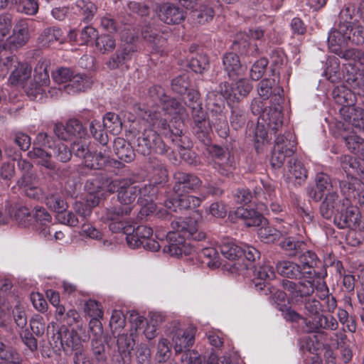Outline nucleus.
I'll use <instances>...</instances> for the list:
<instances>
[{
	"mask_svg": "<svg viewBox=\"0 0 364 364\" xmlns=\"http://www.w3.org/2000/svg\"><path fill=\"white\" fill-rule=\"evenodd\" d=\"M262 213L245 207H239L234 212L235 217L242 220L247 227L259 226L265 223L266 219L262 215Z\"/></svg>",
	"mask_w": 364,
	"mask_h": 364,
	"instance_id": "obj_23",
	"label": "nucleus"
},
{
	"mask_svg": "<svg viewBox=\"0 0 364 364\" xmlns=\"http://www.w3.org/2000/svg\"><path fill=\"white\" fill-rule=\"evenodd\" d=\"M287 176L290 181L301 185L306 178V170L301 161L291 159L288 162Z\"/></svg>",
	"mask_w": 364,
	"mask_h": 364,
	"instance_id": "obj_32",
	"label": "nucleus"
},
{
	"mask_svg": "<svg viewBox=\"0 0 364 364\" xmlns=\"http://www.w3.org/2000/svg\"><path fill=\"white\" fill-rule=\"evenodd\" d=\"M212 152L215 155L214 168L218 173L223 176L231 173L235 166L234 156L218 146H214Z\"/></svg>",
	"mask_w": 364,
	"mask_h": 364,
	"instance_id": "obj_16",
	"label": "nucleus"
},
{
	"mask_svg": "<svg viewBox=\"0 0 364 364\" xmlns=\"http://www.w3.org/2000/svg\"><path fill=\"white\" fill-rule=\"evenodd\" d=\"M166 335L171 339L176 353H181L193 346L196 330L192 327L184 328L178 321H173L166 328Z\"/></svg>",
	"mask_w": 364,
	"mask_h": 364,
	"instance_id": "obj_10",
	"label": "nucleus"
},
{
	"mask_svg": "<svg viewBox=\"0 0 364 364\" xmlns=\"http://www.w3.org/2000/svg\"><path fill=\"white\" fill-rule=\"evenodd\" d=\"M48 66L49 63L47 60H40L38 63L34 70V82L26 88V92L28 96L36 97L38 95L48 92L51 97H58L61 93L60 87H49Z\"/></svg>",
	"mask_w": 364,
	"mask_h": 364,
	"instance_id": "obj_9",
	"label": "nucleus"
},
{
	"mask_svg": "<svg viewBox=\"0 0 364 364\" xmlns=\"http://www.w3.org/2000/svg\"><path fill=\"white\" fill-rule=\"evenodd\" d=\"M0 364H20L18 353L1 342Z\"/></svg>",
	"mask_w": 364,
	"mask_h": 364,
	"instance_id": "obj_47",
	"label": "nucleus"
},
{
	"mask_svg": "<svg viewBox=\"0 0 364 364\" xmlns=\"http://www.w3.org/2000/svg\"><path fill=\"white\" fill-rule=\"evenodd\" d=\"M223 66L228 75L232 79L242 75L245 71L238 55L233 53H227L223 57Z\"/></svg>",
	"mask_w": 364,
	"mask_h": 364,
	"instance_id": "obj_27",
	"label": "nucleus"
},
{
	"mask_svg": "<svg viewBox=\"0 0 364 364\" xmlns=\"http://www.w3.org/2000/svg\"><path fill=\"white\" fill-rule=\"evenodd\" d=\"M159 319L161 321V317L157 314H153L150 321H147L143 328L142 333L148 340H151L156 336L157 324L156 322Z\"/></svg>",
	"mask_w": 364,
	"mask_h": 364,
	"instance_id": "obj_62",
	"label": "nucleus"
},
{
	"mask_svg": "<svg viewBox=\"0 0 364 364\" xmlns=\"http://www.w3.org/2000/svg\"><path fill=\"white\" fill-rule=\"evenodd\" d=\"M93 185L92 182L87 181L85 188L88 191V194L85 199V203H87L92 208L97 206L100 200L104 197V191L103 190L97 186V189L95 190L94 188H92L90 186Z\"/></svg>",
	"mask_w": 364,
	"mask_h": 364,
	"instance_id": "obj_44",
	"label": "nucleus"
},
{
	"mask_svg": "<svg viewBox=\"0 0 364 364\" xmlns=\"http://www.w3.org/2000/svg\"><path fill=\"white\" fill-rule=\"evenodd\" d=\"M347 185L346 181L340 182L343 198H340L334 191L326 194L320 207V212L323 218L331 219L333 216L336 217V215L348 204V200L355 198L357 194L360 195V188L355 186V183L353 186H347Z\"/></svg>",
	"mask_w": 364,
	"mask_h": 364,
	"instance_id": "obj_7",
	"label": "nucleus"
},
{
	"mask_svg": "<svg viewBox=\"0 0 364 364\" xmlns=\"http://www.w3.org/2000/svg\"><path fill=\"white\" fill-rule=\"evenodd\" d=\"M175 179L173 191L176 194H180V192L195 191L201 185V181L197 176L190 173L178 172L175 174Z\"/></svg>",
	"mask_w": 364,
	"mask_h": 364,
	"instance_id": "obj_19",
	"label": "nucleus"
},
{
	"mask_svg": "<svg viewBox=\"0 0 364 364\" xmlns=\"http://www.w3.org/2000/svg\"><path fill=\"white\" fill-rule=\"evenodd\" d=\"M252 89V85L247 79H240L234 84L230 85L225 82L220 85V94L218 95V100L215 97L217 95L214 92H209L207 95V105L210 108L211 106L217 107L216 112L222 110L223 101L222 97L227 100L228 103H234L240 101L247 97Z\"/></svg>",
	"mask_w": 364,
	"mask_h": 364,
	"instance_id": "obj_6",
	"label": "nucleus"
},
{
	"mask_svg": "<svg viewBox=\"0 0 364 364\" xmlns=\"http://www.w3.org/2000/svg\"><path fill=\"white\" fill-rule=\"evenodd\" d=\"M136 235L139 237L143 243V248L149 251L156 252L161 245L159 242L155 240L153 236V230L151 228L139 225L136 228Z\"/></svg>",
	"mask_w": 364,
	"mask_h": 364,
	"instance_id": "obj_30",
	"label": "nucleus"
},
{
	"mask_svg": "<svg viewBox=\"0 0 364 364\" xmlns=\"http://www.w3.org/2000/svg\"><path fill=\"white\" fill-rule=\"evenodd\" d=\"M54 316L60 326L65 325L69 328H73V326L76 324L79 331H85L83 324L81 323L80 315L75 309L66 311L65 306H58L55 310Z\"/></svg>",
	"mask_w": 364,
	"mask_h": 364,
	"instance_id": "obj_17",
	"label": "nucleus"
},
{
	"mask_svg": "<svg viewBox=\"0 0 364 364\" xmlns=\"http://www.w3.org/2000/svg\"><path fill=\"white\" fill-rule=\"evenodd\" d=\"M259 226L260 228H258L257 234L264 242H274L279 238L277 229L267 225V222Z\"/></svg>",
	"mask_w": 364,
	"mask_h": 364,
	"instance_id": "obj_46",
	"label": "nucleus"
},
{
	"mask_svg": "<svg viewBox=\"0 0 364 364\" xmlns=\"http://www.w3.org/2000/svg\"><path fill=\"white\" fill-rule=\"evenodd\" d=\"M159 18L167 24H177L185 18L183 10L171 4H164L157 9Z\"/></svg>",
	"mask_w": 364,
	"mask_h": 364,
	"instance_id": "obj_18",
	"label": "nucleus"
},
{
	"mask_svg": "<svg viewBox=\"0 0 364 364\" xmlns=\"http://www.w3.org/2000/svg\"><path fill=\"white\" fill-rule=\"evenodd\" d=\"M11 306L4 299H0V327L9 329L11 321Z\"/></svg>",
	"mask_w": 364,
	"mask_h": 364,
	"instance_id": "obj_56",
	"label": "nucleus"
},
{
	"mask_svg": "<svg viewBox=\"0 0 364 364\" xmlns=\"http://www.w3.org/2000/svg\"><path fill=\"white\" fill-rule=\"evenodd\" d=\"M304 322L306 325V321H314L316 320L318 316L322 314L323 306L321 302L314 298H308L304 302Z\"/></svg>",
	"mask_w": 364,
	"mask_h": 364,
	"instance_id": "obj_33",
	"label": "nucleus"
},
{
	"mask_svg": "<svg viewBox=\"0 0 364 364\" xmlns=\"http://www.w3.org/2000/svg\"><path fill=\"white\" fill-rule=\"evenodd\" d=\"M161 143L160 138L156 135L155 133L153 134V139L150 140L148 137L143 135L142 136H139L137 139V148L136 151L143 154L144 156L149 155L151 149H153V144Z\"/></svg>",
	"mask_w": 364,
	"mask_h": 364,
	"instance_id": "obj_45",
	"label": "nucleus"
},
{
	"mask_svg": "<svg viewBox=\"0 0 364 364\" xmlns=\"http://www.w3.org/2000/svg\"><path fill=\"white\" fill-rule=\"evenodd\" d=\"M341 165L347 176V180L343 181L348 183L347 186H353L355 183V186L360 188V193L364 186V159L344 155L341 157Z\"/></svg>",
	"mask_w": 364,
	"mask_h": 364,
	"instance_id": "obj_11",
	"label": "nucleus"
},
{
	"mask_svg": "<svg viewBox=\"0 0 364 364\" xmlns=\"http://www.w3.org/2000/svg\"><path fill=\"white\" fill-rule=\"evenodd\" d=\"M251 109L255 114L260 115L255 134V146L259 152L263 146L269 144L268 131L271 130L276 134L282 128V114L278 108L269 107L267 109L259 100L252 101Z\"/></svg>",
	"mask_w": 364,
	"mask_h": 364,
	"instance_id": "obj_5",
	"label": "nucleus"
},
{
	"mask_svg": "<svg viewBox=\"0 0 364 364\" xmlns=\"http://www.w3.org/2000/svg\"><path fill=\"white\" fill-rule=\"evenodd\" d=\"M221 254L229 260H235L242 256V248L238 246L235 242L229 237L221 240L220 243Z\"/></svg>",
	"mask_w": 364,
	"mask_h": 364,
	"instance_id": "obj_31",
	"label": "nucleus"
},
{
	"mask_svg": "<svg viewBox=\"0 0 364 364\" xmlns=\"http://www.w3.org/2000/svg\"><path fill=\"white\" fill-rule=\"evenodd\" d=\"M316 255L311 251H306L299 256L300 265L306 278L314 277L315 271L314 265L316 264Z\"/></svg>",
	"mask_w": 364,
	"mask_h": 364,
	"instance_id": "obj_36",
	"label": "nucleus"
},
{
	"mask_svg": "<svg viewBox=\"0 0 364 364\" xmlns=\"http://www.w3.org/2000/svg\"><path fill=\"white\" fill-rule=\"evenodd\" d=\"M92 84L91 80L85 75L73 74L71 80L67 85H63V90L69 95H73L80 92H84Z\"/></svg>",
	"mask_w": 364,
	"mask_h": 364,
	"instance_id": "obj_29",
	"label": "nucleus"
},
{
	"mask_svg": "<svg viewBox=\"0 0 364 364\" xmlns=\"http://www.w3.org/2000/svg\"><path fill=\"white\" fill-rule=\"evenodd\" d=\"M131 58V48H124L122 50L117 52L116 55L110 58L107 63V65L111 69H115L118 68L122 63H124L127 60Z\"/></svg>",
	"mask_w": 364,
	"mask_h": 364,
	"instance_id": "obj_58",
	"label": "nucleus"
},
{
	"mask_svg": "<svg viewBox=\"0 0 364 364\" xmlns=\"http://www.w3.org/2000/svg\"><path fill=\"white\" fill-rule=\"evenodd\" d=\"M11 317L13 316L16 326L21 329L24 328L27 324V318L24 308L18 303L14 306V308L11 307Z\"/></svg>",
	"mask_w": 364,
	"mask_h": 364,
	"instance_id": "obj_61",
	"label": "nucleus"
},
{
	"mask_svg": "<svg viewBox=\"0 0 364 364\" xmlns=\"http://www.w3.org/2000/svg\"><path fill=\"white\" fill-rule=\"evenodd\" d=\"M67 132L70 133L72 139L82 138L85 135V129L80 121L75 119L68 120L65 124Z\"/></svg>",
	"mask_w": 364,
	"mask_h": 364,
	"instance_id": "obj_60",
	"label": "nucleus"
},
{
	"mask_svg": "<svg viewBox=\"0 0 364 364\" xmlns=\"http://www.w3.org/2000/svg\"><path fill=\"white\" fill-rule=\"evenodd\" d=\"M114 150L117 157L127 163L134 159V152L132 146L122 138L114 141Z\"/></svg>",
	"mask_w": 364,
	"mask_h": 364,
	"instance_id": "obj_34",
	"label": "nucleus"
},
{
	"mask_svg": "<svg viewBox=\"0 0 364 364\" xmlns=\"http://www.w3.org/2000/svg\"><path fill=\"white\" fill-rule=\"evenodd\" d=\"M110 151L106 146H100L85 157L84 165L93 169H100L108 162Z\"/></svg>",
	"mask_w": 364,
	"mask_h": 364,
	"instance_id": "obj_20",
	"label": "nucleus"
},
{
	"mask_svg": "<svg viewBox=\"0 0 364 364\" xmlns=\"http://www.w3.org/2000/svg\"><path fill=\"white\" fill-rule=\"evenodd\" d=\"M295 136L289 132L284 135H278L275 139V144L270 159L271 165L274 168H280L287 156L295 151Z\"/></svg>",
	"mask_w": 364,
	"mask_h": 364,
	"instance_id": "obj_12",
	"label": "nucleus"
},
{
	"mask_svg": "<svg viewBox=\"0 0 364 364\" xmlns=\"http://www.w3.org/2000/svg\"><path fill=\"white\" fill-rule=\"evenodd\" d=\"M46 202L48 207L58 214H60L68 208L66 202L59 195H50L47 196Z\"/></svg>",
	"mask_w": 364,
	"mask_h": 364,
	"instance_id": "obj_54",
	"label": "nucleus"
},
{
	"mask_svg": "<svg viewBox=\"0 0 364 364\" xmlns=\"http://www.w3.org/2000/svg\"><path fill=\"white\" fill-rule=\"evenodd\" d=\"M36 176L29 173H24L21 178L17 181L19 188H22L25 194L33 199L39 200L43 197V192L35 183Z\"/></svg>",
	"mask_w": 364,
	"mask_h": 364,
	"instance_id": "obj_24",
	"label": "nucleus"
},
{
	"mask_svg": "<svg viewBox=\"0 0 364 364\" xmlns=\"http://www.w3.org/2000/svg\"><path fill=\"white\" fill-rule=\"evenodd\" d=\"M263 189L257 187L255 190V198L257 200V208L262 213H268L269 201L274 200L275 191L274 187L268 183H262Z\"/></svg>",
	"mask_w": 364,
	"mask_h": 364,
	"instance_id": "obj_21",
	"label": "nucleus"
},
{
	"mask_svg": "<svg viewBox=\"0 0 364 364\" xmlns=\"http://www.w3.org/2000/svg\"><path fill=\"white\" fill-rule=\"evenodd\" d=\"M63 32L59 28H48L41 35V40L43 46H48L50 43L60 41Z\"/></svg>",
	"mask_w": 364,
	"mask_h": 364,
	"instance_id": "obj_52",
	"label": "nucleus"
},
{
	"mask_svg": "<svg viewBox=\"0 0 364 364\" xmlns=\"http://www.w3.org/2000/svg\"><path fill=\"white\" fill-rule=\"evenodd\" d=\"M350 37L348 32L341 33L338 29L330 32L328 37L329 46L334 52H337L339 48L344 47Z\"/></svg>",
	"mask_w": 364,
	"mask_h": 364,
	"instance_id": "obj_37",
	"label": "nucleus"
},
{
	"mask_svg": "<svg viewBox=\"0 0 364 364\" xmlns=\"http://www.w3.org/2000/svg\"><path fill=\"white\" fill-rule=\"evenodd\" d=\"M79 332L77 327L69 328L65 325H61L50 337L49 343L55 351L63 350L66 355H70L83 348L82 343L85 339L82 338Z\"/></svg>",
	"mask_w": 364,
	"mask_h": 364,
	"instance_id": "obj_8",
	"label": "nucleus"
},
{
	"mask_svg": "<svg viewBox=\"0 0 364 364\" xmlns=\"http://www.w3.org/2000/svg\"><path fill=\"white\" fill-rule=\"evenodd\" d=\"M103 126L107 132L114 135L120 133L122 130V122L118 115L112 112H108L103 118Z\"/></svg>",
	"mask_w": 364,
	"mask_h": 364,
	"instance_id": "obj_39",
	"label": "nucleus"
},
{
	"mask_svg": "<svg viewBox=\"0 0 364 364\" xmlns=\"http://www.w3.org/2000/svg\"><path fill=\"white\" fill-rule=\"evenodd\" d=\"M3 65L6 70L14 68L9 77V81L12 85L22 84L31 76V68L26 63H19L17 58L14 55L7 57Z\"/></svg>",
	"mask_w": 364,
	"mask_h": 364,
	"instance_id": "obj_13",
	"label": "nucleus"
},
{
	"mask_svg": "<svg viewBox=\"0 0 364 364\" xmlns=\"http://www.w3.org/2000/svg\"><path fill=\"white\" fill-rule=\"evenodd\" d=\"M236 43L239 47L245 50V53L250 55H256L259 49L257 46L248 41V35L244 33H240L237 35Z\"/></svg>",
	"mask_w": 364,
	"mask_h": 364,
	"instance_id": "obj_48",
	"label": "nucleus"
},
{
	"mask_svg": "<svg viewBox=\"0 0 364 364\" xmlns=\"http://www.w3.org/2000/svg\"><path fill=\"white\" fill-rule=\"evenodd\" d=\"M89 329L92 334V346L95 349V353H100L102 347V336L103 328L99 319L92 318L89 323Z\"/></svg>",
	"mask_w": 364,
	"mask_h": 364,
	"instance_id": "obj_35",
	"label": "nucleus"
},
{
	"mask_svg": "<svg viewBox=\"0 0 364 364\" xmlns=\"http://www.w3.org/2000/svg\"><path fill=\"white\" fill-rule=\"evenodd\" d=\"M314 277L311 279L302 278V281L296 284L291 281L284 280L282 287L289 293L292 299L298 302L303 297L309 296L314 291Z\"/></svg>",
	"mask_w": 364,
	"mask_h": 364,
	"instance_id": "obj_15",
	"label": "nucleus"
},
{
	"mask_svg": "<svg viewBox=\"0 0 364 364\" xmlns=\"http://www.w3.org/2000/svg\"><path fill=\"white\" fill-rule=\"evenodd\" d=\"M279 91L280 87L277 86L275 80L272 78H265L261 80L257 86L258 95L263 100H267L273 92H277L279 94Z\"/></svg>",
	"mask_w": 364,
	"mask_h": 364,
	"instance_id": "obj_38",
	"label": "nucleus"
},
{
	"mask_svg": "<svg viewBox=\"0 0 364 364\" xmlns=\"http://www.w3.org/2000/svg\"><path fill=\"white\" fill-rule=\"evenodd\" d=\"M28 38V24L26 20H20L15 25L13 34L8 40L11 45L17 48L26 44Z\"/></svg>",
	"mask_w": 364,
	"mask_h": 364,
	"instance_id": "obj_26",
	"label": "nucleus"
},
{
	"mask_svg": "<svg viewBox=\"0 0 364 364\" xmlns=\"http://www.w3.org/2000/svg\"><path fill=\"white\" fill-rule=\"evenodd\" d=\"M246 118L245 110L237 107L232 108L230 124L233 129L237 130L242 128L245 124Z\"/></svg>",
	"mask_w": 364,
	"mask_h": 364,
	"instance_id": "obj_59",
	"label": "nucleus"
},
{
	"mask_svg": "<svg viewBox=\"0 0 364 364\" xmlns=\"http://www.w3.org/2000/svg\"><path fill=\"white\" fill-rule=\"evenodd\" d=\"M172 227L173 231L161 232L156 230L155 234L159 240L166 238L168 245L164 247V252L172 257H179L192 253L193 248L186 242V238L198 241L206 238L205 234L199 230L198 220L195 218L173 222Z\"/></svg>",
	"mask_w": 364,
	"mask_h": 364,
	"instance_id": "obj_3",
	"label": "nucleus"
},
{
	"mask_svg": "<svg viewBox=\"0 0 364 364\" xmlns=\"http://www.w3.org/2000/svg\"><path fill=\"white\" fill-rule=\"evenodd\" d=\"M306 331L309 332H318L321 329L336 331L338 323L333 316H324L321 314L314 321H306Z\"/></svg>",
	"mask_w": 364,
	"mask_h": 364,
	"instance_id": "obj_25",
	"label": "nucleus"
},
{
	"mask_svg": "<svg viewBox=\"0 0 364 364\" xmlns=\"http://www.w3.org/2000/svg\"><path fill=\"white\" fill-rule=\"evenodd\" d=\"M107 191L117 193V198L122 206L111 207L105 210L103 220L107 223L109 230L113 232H119L130 225L128 215L132 211V205L139 197L140 186L131 179L122 178L112 181L107 185Z\"/></svg>",
	"mask_w": 364,
	"mask_h": 364,
	"instance_id": "obj_1",
	"label": "nucleus"
},
{
	"mask_svg": "<svg viewBox=\"0 0 364 364\" xmlns=\"http://www.w3.org/2000/svg\"><path fill=\"white\" fill-rule=\"evenodd\" d=\"M214 16L213 9L208 6H202L198 10L192 11V18L199 24H204L210 21Z\"/></svg>",
	"mask_w": 364,
	"mask_h": 364,
	"instance_id": "obj_51",
	"label": "nucleus"
},
{
	"mask_svg": "<svg viewBox=\"0 0 364 364\" xmlns=\"http://www.w3.org/2000/svg\"><path fill=\"white\" fill-rule=\"evenodd\" d=\"M192 115L198 129L205 135L210 129V122L205 119V114L201 106L192 109Z\"/></svg>",
	"mask_w": 364,
	"mask_h": 364,
	"instance_id": "obj_43",
	"label": "nucleus"
},
{
	"mask_svg": "<svg viewBox=\"0 0 364 364\" xmlns=\"http://www.w3.org/2000/svg\"><path fill=\"white\" fill-rule=\"evenodd\" d=\"M76 6L80 14L83 16L82 21L85 23L90 21L97 12L95 5L89 1L78 0L76 1Z\"/></svg>",
	"mask_w": 364,
	"mask_h": 364,
	"instance_id": "obj_41",
	"label": "nucleus"
},
{
	"mask_svg": "<svg viewBox=\"0 0 364 364\" xmlns=\"http://www.w3.org/2000/svg\"><path fill=\"white\" fill-rule=\"evenodd\" d=\"M156 359L159 363H164L171 356V351L168 341L165 338L159 339L156 347Z\"/></svg>",
	"mask_w": 364,
	"mask_h": 364,
	"instance_id": "obj_53",
	"label": "nucleus"
},
{
	"mask_svg": "<svg viewBox=\"0 0 364 364\" xmlns=\"http://www.w3.org/2000/svg\"><path fill=\"white\" fill-rule=\"evenodd\" d=\"M150 97L155 105L150 107H139L138 114L156 132L169 130V122L183 110V105L176 99L166 95L160 86H154L149 90Z\"/></svg>",
	"mask_w": 364,
	"mask_h": 364,
	"instance_id": "obj_2",
	"label": "nucleus"
},
{
	"mask_svg": "<svg viewBox=\"0 0 364 364\" xmlns=\"http://www.w3.org/2000/svg\"><path fill=\"white\" fill-rule=\"evenodd\" d=\"M277 272L290 279H302L306 278L301 269V266L291 261H280L277 264Z\"/></svg>",
	"mask_w": 364,
	"mask_h": 364,
	"instance_id": "obj_28",
	"label": "nucleus"
},
{
	"mask_svg": "<svg viewBox=\"0 0 364 364\" xmlns=\"http://www.w3.org/2000/svg\"><path fill=\"white\" fill-rule=\"evenodd\" d=\"M172 90L179 95L186 94L190 88L189 76L187 73H183L175 77L171 83Z\"/></svg>",
	"mask_w": 364,
	"mask_h": 364,
	"instance_id": "obj_50",
	"label": "nucleus"
},
{
	"mask_svg": "<svg viewBox=\"0 0 364 364\" xmlns=\"http://www.w3.org/2000/svg\"><path fill=\"white\" fill-rule=\"evenodd\" d=\"M268 65L266 58H260L257 60L252 66L250 70V77L253 80H258L264 73Z\"/></svg>",
	"mask_w": 364,
	"mask_h": 364,
	"instance_id": "obj_63",
	"label": "nucleus"
},
{
	"mask_svg": "<svg viewBox=\"0 0 364 364\" xmlns=\"http://www.w3.org/2000/svg\"><path fill=\"white\" fill-rule=\"evenodd\" d=\"M52 77L55 82L58 84L59 87L62 90L63 85L70 82L72 77H73V72L69 68L61 67L53 72Z\"/></svg>",
	"mask_w": 364,
	"mask_h": 364,
	"instance_id": "obj_42",
	"label": "nucleus"
},
{
	"mask_svg": "<svg viewBox=\"0 0 364 364\" xmlns=\"http://www.w3.org/2000/svg\"><path fill=\"white\" fill-rule=\"evenodd\" d=\"M34 145L33 149L28 152V156L38 165L50 171L56 168V165L52 160L53 157L65 163L72 156L71 151L67 145L63 142L53 141L45 132H41L37 135Z\"/></svg>",
	"mask_w": 364,
	"mask_h": 364,
	"instance_id": "obj_4",
	"label": "nucleus"
},
{
	"mask_svg": "<svg viewBox=\"0 0 364 364\" xmlns=\"http://www.w3.org/2000/svg\"><path fill=\"white\" fill-rule=\"evenodd\" d=\"M183 192H180L177 194L178 197V205L179 210H186L196 208L198 207L202 201V199L193 196L183 195Z\"/></svg>",
	"mask_w": 364,
	"mask_h": 364,
	"instance_id": "obj_49",
	"label": "nucleus"
},
{
	"mask_svg": "<svg viewBox=\"0 0 364 364\" xmlns=\"http://www.w3.org/2000/svg\"><path fill=\"white\" fill-rule=\"evenodd\" d=\"M316 188L321 193L324 192H332L333 185L330 177L323 173H318L316 178Z\"/></svg>",
	"mask_w": 364,
	"mask_h": 364,
	"instance_id": "obj_64",
	"label": "nucleus"
},
{
	"mask_svg": "<svg viewBox=\"0 0 364 364\" xmlns=\"http://www.w3.org/2000/svg\"><path fill=\"white\" fill-rule=\"evenodd\" d=\"M215 246L216 242L208 239L198 245L197 247L200 257L208 259L207 264L210 268H216L220 265L218 252Z\"/></svg>",
	"mask_w": 364,
	"mask_h": 364,
	"instance_id": "obj_22",
	"label": "nucleus"
},
{
	"mask_svg": "<svg viewBox=\"0 0 364 364\" xmlns=\"http://www.w3.org/2000/svg\"><path fill=\"white\" fill-rule=\"evenodd\" d=\"M167 176V171L165 167L157 162L151 173L150 182L155 186L159 185L166 181Z\"/></svg>",
	"mask_w": 364,
	"mask_h": 364,
	"instance_id": "obj_55",
	"label": "nucleus"
},
{
	"mask_svg": "<svg viewBox=\"0 0 364 364\" xmlns=\"http://www.w3.org/2000/svg\"><path fill=\"white\" fill-rule=\"evenodd\" d=\"M114 39L109 35H102L97 38L96 47L102 53L112 51L115 48Z\"/></svg>",
	"mask_w": 364,
	"mask_h": 364,
	"instance_id": "obj_57",
	"label": "nucleus"
},
{
	"mask_svg": "<svg viewBox=\"0 0 364 364\" xmlns=\"http://www.w3.org/2000/svg\"><path fill=\"white\" fill-rule=\"evenodd\" d=\"M344 140L349 151L364 158V139L353 134L344 137Z\"/></svg>",
	"mask_w": 364,
	"mask_h": 364,
	"instance_id": "obj_40",
	"label": "nucleus"
},
{
	"mask_svg": "<svg viewBox=\"0 0 364 364\" xmlns=\"http://www.w3.org/2000/svg\"><path fill=\"white\" fill-rule=\"evenodd\" d=\"M335 224L341 229L350 228L355 229L359 227L360 221V214L356 206L351 205L350 200H348V204L341 210L339 213L334 217Z\"/></svg>",
	"mask_w": 364,
	"mask_h": 364,
	"instance_id": "obj_14",
	"label": "nucleus"
}]
</instances>
